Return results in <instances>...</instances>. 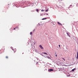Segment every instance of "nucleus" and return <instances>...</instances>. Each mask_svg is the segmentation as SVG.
Wrapping results in <instances>:
<instances>
[{
    "label": "nucleus",
    "mask_w": 78,
    "mask_h": 78,
    "mask_svg": "<svg viewBox=\"0 0 78 78\" xmlns=\"http://www.w3.org/2000/svg\"><path fill=\"white\" fill-rule=\"evenodd\" d=\"M53 71V69H50L49 70H48V71L49 72H51V71Z\"/></svg>",
    "instance_id": "f257e3e1"
},
{
    "label": "nucleus",
    "mask_w": 78,
    "mask_h": 78,
    "mask_svg": "<svg viewBox=\"0 0 78 78\" xmlns=\"http://www.w3.org/2000/svg\"><path fill=\"white\" fill-rule=\"evenodd\" d=\"M39 47H40V48H41V49H44V48H43V47H42V46H41V45H39Z\"/></svg>",
    "instance_id": "f03ea898"
},
{
    "label": "nucleus",
    "mask_w": 78,
    "mask_h": 78,
    "mask_svg": "<svg viewBox=\"0 0 78 78\" xmlns=\"http://www.w3.org/2000/svg\"><path fill=\"white\" fill-rule=\"evenodd\" d=\"M57 23H58V24L59 25H61L62 26V24H61V23H60L59 22H58Z\"/></svg>",
    "instance_id": "7ed1b4c3"
},
{
    "label": "nucleus",
    "mask_w": 78,
    "mask_h": 78,
    "mask_svg": "<svg viewBox=\"0 0 78 78\" xmlns=\"http://www.w3.org/2000/svg\"><path fill=\"white\" fill-rule=\"evenodd\" d=\"M75 69H75V68H74L72 70V72H74V70H75Z\"/></svg>",
    "instance_id": "20e7f679"
},
{
    "label": "nucleus",
    "mask_w": 78,
    "mask_h": 78,
    "mask_svg": "<svg viewBox=\"0 0 78 78\" xmlns=\"http://www.w3.org/2000/svg\"><path fill=\"white\" fill-rule=\"evenodd\" d=\"M47 58H49V59H51V58L49 57V56H48L47 57Z\"/></svg>",
    "instance_id": "39448f33"
},
{
    "label": "nucleus",
    "mask_w": 78,
    "mask_h": 78,
    "mask_svg": "<svg viewBox=\"0 0 78 78\" xmlns=\"http://www.w3.org/2000/svg\"><path fill=\"white\" fill-rule=\"evenodd\" d=\"M18 27H16L14 28V29H13V30H16V29Z\"/></svg>",
    "instance_id": "423d86ee"
},
{
    "label": "nucleus",
    "mask_w": 78,
    "mask_h": 78,
    "mask_svg": "<svg viewBox=\"0 0 78 78\" xmlns=\"http://www.w3.org/2000/svg\"><path fill=\"white\" fill-rule=\"evenodd\" d=\"M16 49H15L14 51V52H16Z\"/></svg>",
    "instance_id": "0eeeda50"
},
{
    "label": "nucleus",
    "mask_w": 78,
    "mask_h": 78,
    "mask_svg": "<svg viewBox=\"0 0 78 78\" xmlns=\"http://www.w3.org/2000/svg\"><path fill=\"white\" fill-rule=\"evenodd\" d=\"M43 53L44 54H45V55H48V54H47V53H45V52H44V53Z\"/></svg>",
    "instance_id": "6e6552de"
},
{
    "label": "nucleus",
    "mask_w": 78,
    "mask_h": 78,
    "mask_svg": "<svg viewBox=\"0 0 78 78\" xmlns=\"http://www.w3.org/2000/svg\"><path fill=\"white\" fill-rule=\"evenodd\" d=\"M76 58V59H78V55H77Z\"/></svg>",
    "instance_id": "1a4fd4ad"
},
{
    "label": "nucleus",
    "mask_w": 78,
    "mask_h": 78,
    "mask_svg": "<svg viewBox=\"0 0 78 78\" xmlns=\"http://www.w3.org/2000/svg\"><path fill=\"white\" fill-rule=\"evenodd\" d=\"M45 19H46V18H43L42 19V20H44Z\"/></svg>",
    "instance_id": "9d476101"
},
{
    "label": "nucleus",
    "mask_w": 78,
    "mask_h": 78,
    "mask_svg": "<svg viewBox=\"0 0 78 78\" xmlns=\"http://www.w3.org/2000/svg\"><path fill=\"white\" fill-rule=\"evenodd\" d=\"M30 35H32V32H30Z\"/></svg>",
    "instance_id": "9b49d317"
},
{
    "label": "nucleus",
    "mask_w": 78,
    "mask_h": 78,
    "mask_svg": "<svg viewBox=\"0 0 78 78\" xmlns=\"http://www.w3.org/2000/svg\"><path fill=\"white\" fill-rule=\"evenodd\" d=\"M12 48V50L13 51H14V49H13V48Z\"/></svg>",
    "instance_id": "f8f14e48"
},
{
    "label": "nucleus",
    "mask_w": 78,
    "mask_h": 78,
    "mask_svg": "<svg viewBox=\"0 0 78 78\" xmlns=\"http://www.w3.org/2000/svg\"><path fill=\"white\" fill-rule=\"evenodd\" d=\"M62 58L63 59V60H64L65 61H66V60H65L64 58Z\"/></svg>",
    "instance_id": "ddd939ff"
},
{
    "label": "nucleus",
    "mask_w": 78,
    "mask_h": 78,
    "mask_svg": "<svg viewBox=\"0 0 78 78\" xmlns=\"http://www.w3.org/2000/svg\"><path fill=\"white\" fill-rule=\"evenodd\" d=\"M36 11L37 12H38V9H36Z\"/></svg>",
    "instance_id": "4468645a"
},
{
    "label": "nucleus",
    "mask_w": 78,
    "mask_h": 78,
    "mask_svg": "<svg viewBox=\"0 0 78 78\" xmlns=\"http://www.w3.org/2000/svg\"><path fill=\"white\" fill-rule=\"evenodd\" d=\"M48 9H47V10H45V11H46V12L48 11Z\"/></svg>",
    "instance_id": "2eb2a0df"
},
{
    "label": "nucleus",
    "mask_w": 78,
    "mask_h": 78,
    "mask_svg": "<svg viewBox=\"0 0 78 78\" xmlns=\"http://www.w3.org/2000/svg\"><path fill=\"white\" fill-rule=\"evenodd\" d=\"M41 11H44V10L42 9V10H41Z\"/></svg>",
    "instance_id": "dca6fc26"
},
{
    "label": "nucleus",
    "mask_w": 78,
    "mask_h": 78,
    "mask_svg": "<svg viewBox=\"0 0 78 78\" xmlns=\"http://www.w3.org/2000/svg\"><path fill=\"white\" fill-rule=\"evenodd\" d=\"M58 46H59V47H60V45H59Z\"/></svg>",
    "instance_id": "f3484780"
},
{
    "label": "nucleus",
    "mask_w": 78,
    "mask_h": 78,
    "mask_svg": "<svg viewBox=\"0 0 78 78\" xmlns=\"http://www.w3.org/2000/svg\"><path fill=\"white\" fill-rule=\"evenodd\" d=\"M6 58H8V57L7 56H6Z\"/></svg>",
    "instance_id": "a211bd4d"
},
{
    "label": "nucleus",
    "mask_w": 78,
    "mask_h": 78,
    "mask_svg": "<svg viewBox=\"0 0 78 78\" xmlns=\"http://www.w3.org/2000/svg\"><path fill=\"white\" fill-rule=\"evenodd\" d=\"M77 56H78V52H77Z\"/></svg>",
    "instance_id": "6ab92c4d"
},
{
    "label": "nucleus",
    "mask_w": 78,
    "mask_h": 78,
    "mask_svg": "<svg viewBox=\"0 0 78 78\" xmlns=\"http://www.w3.org/2000/svg\"><path fill=\"white\" fill-rule=\"evenodd\" d=\"M38 63V62H37V63H36V65H37V64H38V63Z\"/></svg>",
    "instance_id": "aec40b11"
},
{
    "label": "nucleus",
    "mask_w": 78,
    "mask_h": 78,
    "mask_svg": "<svg viewBox=\"0 0 78 78\" xmlns=\"http://www.w3.org/2000/svg\"><path fill=\"white\" fill-rule=\"evenodd\" d=\"M55 56H56V57L57 56V55H55Z\"/></svg>",
    "instance_id": "412c9836"
},
{
    "label": "nucleus",
    "mask_w": 78,
    "mask_h": 78,
    "mask_svg": "<svg viewBox=\"0 0 78 78\" xmlns=\"http://www.w3.org/2000/svg\"><path fill=\"white\" fill-rule=\"evenodd\" d=\"M34 30H35V29H34Z\"/></svg>",
    "instance_id": "4be33fe9"
},
{
    "label": "nucleus",
    "mask_w": 78,
    "mask_h": 78,
    "mask_svg": "<svg viewBox=\"0 0 78 78\" xmlns=\"http://www.w3.org/2000/svg\"><path fill=\"white\" fill-rule=\"evenodd\" d=\"M67 35H68L69 34L68 33H67Z\"/></svg>",
    "instance_id": "5701e85b"
},
{
    "label": "nucleus",
    "mask_w": 78,
    "mask_h": 78,
    "mask_svg": "<svg viewBox=\"0 0 78 78\" xmlns=\"http://www.w3.org/2000/svg\"><path fill=\"white\" fill-rule=\"evenodd\" d=\"M62 65L63 66H64V64H62Z\"/></svg>",
    "instance_id": "b1692460"
},
{
    "label": "nucleus",
    "mask_w": 78,
    "mask_h": 78,
    "mask_svg": "<svg viewBox=\"0 0 78 78\" xmlns=\"http://www.w3.org/2000/svg\"><path fill=\"white\" fill-rule=\"evenodd\" d=\"M11 29V30H12V29Z\"/></svg>",
    "instance_id": "393cba45"
},
{
    "label": "nucleus",
    "mask_w": 78,
    "mask_h": 78,
    "mask_svg": "<svg viewBox=\"0 0 78 78\" xmlns=\"http://www.w3.org/2000/svg\"><path fill=\"white\" fill-rule=\"evenodd\" d=\"M40 15H41V16H42V15L41 14Z\"/></svg>",
    "instance_id": "a878e982"
},
{
    "label": "nucleus",
    "mask_w": 78,
    "mask_h": 78,
    "mask_svg": "<svg viewBox=\"0 0 78 78\" xmlns=\"http://www.w3.org/2000/svg\"><path fill=\"white\" fill-rule=\"evenodd\" d=\"M60 0L62 1V0Z\"/></svg>",
    "instance_id": "bb28decb"
},
{
    "label": "nucleus",
    "mask_w": 78,
    "mask_h": 78,
    "mask_svg": "<svg viewBox=\"0 0 78 78\" xmlns=\"http://www.w3.org/2000/svg\"><path fill=\"white\" fill-rule=\"evenodd\" d=\"M55 54H56V53H55Z\"/></svg>",
    "instance_id": "cd10ccee"
}]
</instances>
